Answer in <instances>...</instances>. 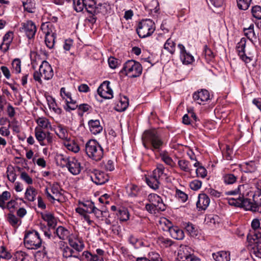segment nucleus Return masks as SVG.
I'll use <instances>...</instances> for the list:
<instances>
[{"mask_svg": "<svg viewBox=\"0 0 261 261\" xmlns=\"http://www.w3.org/2000/svg\"><path fill=\"white\" fill-rule=\"evenodd\" d=\"M142 140L143 146L154 152H160L163 145L161 137L155 129L145 130Z\"/></svg>", "mask_w": 261, "mask_h": 261, "instance_id": "nucleus-1", "label": "nucleus"}, {"mask_svg": "<svg viewBox=\"0 0 261 261\" xmlns=\"http://www.w3.org/2000/svg\"><path fill=\"white\" fill-rule=\"evenodd\" d=\"M229 205L236 207H243L246 210L251 211L253 212H259L260 206L256 203H253L248 198H244L243 196L239 195L237 198H231L228 199Z\"/></svg>", "mask_w": 261, "mask_h": 261, "instance_id": "nucleus-2", "label": "nucleus"}, {"mask_svg": "<svg viewBox=\"0 0 261 261\" xmlns=\"http://www.w3.org/2000/svg\"><path fill=\"white\" fill-rule=\"evenodd\" d=\"M85 149L88 156L95 161H100L103 156V150L95 140H89L85 145Z\"/></svg>", "mask_w": 261, "mask_h": 261, "instance_id": "nucleus-3", "label": "nucleus"}, {"mask_svg": "<svg viewBox=\"0 0 261 261\" xmlns=\"http://www.w3.org/2000/svg\"><path fill=\"white\" fill-rule=\"evenodd\" d=\"M165 167L163 164H159L154 169L151 176L146 177V182L152 189L157 190L160 184V179L166 177V174L164 173Z\"/></svg>", "mask_w": 261, "mask_h": 261, "instance_id": "nucleus-4", "label": "nucleus"}, {"mask_svg": "<svg viewBox=\"0 0 261 261\" xmlns=\"http://www.w3.org/2000/svg\"><path fill=\"white\" fill-rule=\"evenodd\" d=\"M121 72L130 78L137 77L142 74V67L139 62L130 60L124 64Z\"/></svg>", "mask_w": 261, "mask_h": 261, "instance_id": "nucleus-5", "label": "nucleus"}, {"mask_svg": "<svg viewBox=\"0 0 261 261\" xmlns=\"http://www.w3.org/2000/svg\"><path fill=\"white\" fill-rule=\"evenodd\" d=\"M23 241L25 247L29 249H37L42 244L39 234L35 230L25 231Z\"/></svg>", "mask_w": 261, "mask_h": 261, "instance_id": "nucleus-6", "label": "nucleus"}, {"mask_svg": "<svg viewBox=\"0 0 261 261\" xmlns=\"http://www.w3.org/2000/svg\"><path fill=\"white\" fill-rule=\"evenodd\" d=\"M53 75L54 72L50 65L48 62L43 61L39 67V71L34 72L33 77L36 81L42 84L41 77L45 80H49L53 77Z\"/></svg>", "mask_w": 261, "mask_h": 261, "instance_id": "nucleus-7", "label": "nucleus"}, {"mask_svg": "<svg viewBox=\"0 0 261 261\" xmlns=\"http://www.w3.org/2000/svg\"><path fill=\"white\" fill-rule=\"evenodd\" d=\"M155 30L154 22L150 19L142 20L138 24L137 32L140 38H144L151 36Z\"/></svg>", "mask_w": 261, "mask_h": 261, "instance_id": "nucleus-8", "label": "nucleus"}, {"mask_svg": "<svg viewBox=\"0 0 261 261\" xmlns=\"http://www.w3.org/2000/svg\"><path fill=\"white\" fill-rule=\"evenodd\" d=\"M76 11L80 12L85 8L87 12H94L95 9H105L106 4L99 3L96 5L94 0H78L77 2Z\"/></svg>", "mask_w": 261, "mask_h": 261, "instance_id": "nucleus-9", "label": "nucleus"}, {"mask_svg": "<svg viewBox=\"0 0 261 261\" xmlns=\"http://www.w3.org/2000/svg\"><path fill=\"white\" fill-rule=\"evenodd\" d=\"M21 32L25 33L27 37L31 39L33 38L37 31L35 24L31 20H28L21 23V27L20 28Z\"/></svg>", "mask_w": 261, "mask_h": 261, "instance_id": "nucleus-10", "label": "nucleus"}, {"mask_svg": "<svg viewBox=\"0 0 261 261\" xmlns=\"http://www.w3.org/2000/svg\"><path fill=\"white\" fill-rule=\"evenodd\" d=\"M110 84L109 81H104L97 89L98 95L105 99H111L113 97V92Z\"/></svg>", "mask_w": 261, "mask_h": 261, "instance_id": "nucleus-11", "label": "nucleus"}, {"mask_svg": "<svg viewBox=\"0 0 261 261\" xmlns=\"http://www.w3.org/2000/svg\"><path fill=\"white\" fill-rule=\"evenodd\" d=\"M92 180L96 185H102L109 180V176L103 171L95 170L91 175Z\"/></svg>", "mask_w": 261, "mask_h": 261, "instance_id": "nucleus-12", "label": "nucleus"}, {"mask_svg": "<svg viewBox=\"0 0 261 261\" xmlns=\"http://www.w3.org/2000/svg\"><path fill=\"white\" fill-rule=\"evenodd\" d=\"M194 100L199 105H203L204 103L210 99L209 92L205 89L195 92L193 95Z\"/></svg>", "mask_w": 261, "mask_h": 261, "instance_id": "nucleus-13", "label": "nucleus"}, {"mask_svg": "<svg viewBox=\"0 0 261 261\" xmlns=\"http://www.w3.org/2000/svg\"><path fill=\"white\" fill-rule=\"evenodd\" d=\"M246 43V39L245 38H242L240 41L238 43L237 46V51L238 55L240 58L244 61L245 63H247L251 61V59L250 57L247 56L245 54V46Z\"/></svg>", "mask_w": 261, "mask_h": 261, "instance_id": "nucleus-14", "label": "nucleus"}, {"mask_svg": "<svg viewBox=\"0 0 261 261\" xmlns=\"http://www.w3.org/2000/svg\"><path fill=\"white\" fill-rule=\"evenodd\" d=\"M66 167L68 171L73 175H77L81 171V165L79 161L75 158H70Z\"/></svg>", "mask_w": 261, "mask_h": 261, "instance_id": "nucleus-15", "label": "nucleus"}, {"mask_svg": "<svg viewBox=\"0 0 261 261\" xmlns=\"http://www.w3.org/2000/svg\"><path fill=\"white\" fill-rule=\"evenodd\" d=\"M148 200L152 204L156 205L158 210L164 211L166 210V205L163 203L162 198L156 194L151 193L148 196Z\"/></svg>", "mask_w": 261, "mask_h": 261, "instance_id": "nucleus-16", "label": "nucleus"}, {"mask_svg": "<svg viewBox=\"0 0 261 261\" xmlns=\"http://www.w3.org/2000/svg\"><path fill=\"white\" fill-rule=\"evenodd\" d=\"M210 203L209 197L205 193L199 194L198 199L196 202V206L199 211L205 210Z\"/></svg>", "mask_w": 261, "mask_h": 261, "instance_id": "nucleus-17", "label": "nucleus"}, {"mask_svg": "<svg viewBox=\"0 0 261 261\" xmlns=\"http://www.w3.org/2000/svg\"><path fill=\"white\" fill-rule=\"evenodd\" d=\"M178 47L180 49V59L182 63L186 65L192 63L194 61V57L187 53L185 46L182 44H179Z\"/></svg>", "mask_w": 261, "mask_h": 261, "instance_id": "nucleus-18", "label": "nucleus"}, {"mask_svg": "<svg viewBox=\"0 0 261 261\" xmlns=\"http://www.w3.org/2000/svg\"><path fill=\"white\" fill-rule=\"evenodd\" d=\"M88 126L90 132L94 135L99 134L102 130L103 127L100 124L99 120H90L88 121Z\"/></svg>", "mask_w": 261, "mask_h": 261, "instance_id": "nucleus-19", "label": "nucleus"}, {"mask_svg": "<svg viewBox=\"0 0 261 261\" xmlns=\"http://www.w3.org/2000/svg\"><path fill=\"white\" fill-rule=\"evenodd\" d=\"M257 162L254 161H251L245 162L240 165L241 170L245 173H253L257 169Z\"/></svg>", "mask_w": 261, "mask_h": 261, "instance_id": "nucleus-20", "label": "nucleus"}, {"mask_svg": "<svg viewBox=\"0 0 261 261\" xmlns=\"http://www.w3.org/2000/svg\"><path fill=\"white\" fill-rule=\"evenodd\" d=\"M169 233L170 236L176 240H182L185 235L183 230L180 229L178 226H174L173 227H169Z\"/></svg>", "mask_w": 261, "mask_h": 261, "instance_id": "nucleus-21", "label": "nucleus"}, {"mask_svg": "<svg viewBox=\"0 0 261 261\" xmlns=\"http://www.w3.org/2000/svg\"><path fill=\"white\" fill-rule=\"evenodd\" d=\"M50 190L53 193V196L55 197V200L59 202L60 201V198L62 197V194L61 191H62L60 184L58 182H54L50 185Z\"/></svg>", "mask_w": 261, "mask_h": 261, "instance_id": "nucleus-22", "label": "nucleus"}, {"mask_svg": "<svg viewBox=\"0 0 261 261\" xmlns=\"http://www.w3.org/2000/svg\"><path fill=\"white\" fill-rule=\"evenodd\" d=\"M178 258L181 261H200V259L194 254H188L181 250L178 253Z\"/></svg>", "mask_w": 261, "mask_h": 261, "instance_id": "nucleus-23", "label": "nucleus"}, {"mask_svg": "<svg viewBox=\"0 0 261 261\" xmlns=\"http://www.w3.org/2000/svg\"><path fill=\"white\" fill-rule=\"evenodd\" d=\"M46 132L43 131L41 128L36 127L35 129V135L36 139L39 142L40 145L45 146L46 144L44 142L46 137Z\"/></svg>", "mask_w": 261, "mask_h": 261, "instance_id": "nucleus-24", "label": "nucleus"}, {"mask_svg": "<svg viewBox=\"0 0 261 261\" xmlns=\"http://www.w3.org/2000/svg\"><path fill=\"white\" fill-rule=\"evenodd\" d=\"M88 205L91 208L89 213H94L96 218L100 219L107 217V214L108 213L107 211H101L96 208L94 205V202H89Z\"/></svg>", "mask_w": 261, "mask_h": 261, "instance_id": "nucleus-25", "label": "nucleus"}, {"mask_svg": "<svg viewBox=\"0 0 261 261\" xmlns=\"http://www.w3.org/2000/svg\"><path fill=\"white\" fill-rule=\"evenodd\" d=\"M213 257L216 261H229L230 259L229 253L224 251L213 253Z\"/></svg>", "mask_w": 261, "mask_h": 261, "instance_id": "nucleus-26", "label": "nucleus"}, {"mask_svg": "<svg viewBox=\"0 0 261 261\" xmlns=\"http://www.w3.org/2000/svg\"><path fill=\"white\" fill-rule=\"evenodd\" d=\"M238 179V176L231 173H224L222 179L226 185H232L235 183Z\"/></svg>", "mask_w": 261, "mask_h": 261, "instance_id": "nucleus-27", "label": "nucleus"}, {"mask_svg": "<svg viewBox=\"0 0 261 261\" xmlns=\"http://www.w3.org/2000/svg\"><path fill=\"white\" fill-rule=\"evenodd\" d=\"M42 218L47 222L49 227L55 228L57 225L56 220L54 215L50 213L42 215Z\"/></svg>", "mask_w": 261, "mask_h": 261, "instance_id": "nucleus-28", "label": "nucleus"}, {"mask_svg": "<svg viewBox=\"0 0 261 261\" xmlns=\"http://www.w3.org/2000/svg\"><path fill=\"white\" fill-rule=\"evenodd\" d=\"M37 194V192L36 189L32 186H29L26 190L25 197L28 201L33 202L35 200Z\"/></svg>", "mask_w": 261, "mask_h": 261, "instance_id": "nucleus-29", "label": "nucleus"}, {"mask_svg": "<svg viewBox=\"0 0 261 261\" xmlns=\"http://www.w3.org/2000/svg\"><path fill=\"white\" fill-rule=\"evenodd\" d=\"M193 165L197 168L196 170L197 176L204 178L207 175L206 169L201 165L199 162L196 161Z\"/></svg>", "mask_w": 261, "mask_h": 261, "instance_id": "nucleus-30", "label": "nucleus"}, {"mask_svg": "<svg viewBox=\"0 0 261 261\" xmlns=\"http://www.w3.org/2000/svg\"><path fill=\"white\" fill-rule=\"evenodd\" d=\"M56 133L60 139L65 141L68 140V134L67 129L63 125L59 124L57 127V130H56Z\"/></svg>", "mask_w": 261, "mask_h": 261, "instance_id": "nucleus-31", "label": "nucleus"}, {"mask_svg": "<svg viewBox=\"0 0 261 261\" xmlns=\"http://www.w3.org/2000/svg\"><path fill=\"white\" fill-rule=\"evenodd\" d=\"M24 9L29 13H34L35 9L34 0H23L22 1Z\"/></svg>", "mask_w": 261, "mask_h": 261, "instance_id": "nucleus-32", "label": "nucleus"}, {"mask_svg": "<svg viewBox=\"0 0 261 261\" xmlns=\"http://www.w3.org/2000/svg\"><path fill=\"white\" fill-rule=\"evenodd\" d=\"M79 105L77 104L76 101L71 97L68 99H66V105L64 106V108L67 112H70L71 110L77 109Z\"/></svg>", "mask_w": 261, "mask_h": 261, "instance_id": "nucleus-33", "label": "nucleus"}, {"mask_svg": "<svg viewBox=\"0 0 261 261\" xmlns=\"http://www.w3.org/2000/svg\"><path fill=\"white\" fill-rule=\"evenodd\" d=\"M64 144L65 146L70 151L76 153L80 150V147L74 141L67 140L65 141Z\"/></svg>", "mask_w": 261, "mask_h": 261, "instance_id": "nucleus-34", "label": "nucleus"}, {"mask_svg": "<svg viewBox=\"0 0 261 261\" xmlns=\"http://www.w3.org/2000/svg\"><path fill=\"white\" fill-rule=\"evenodd\" d=\"M178 165L182 171L189 173H191V165L188 161L184 159L179 160L178 161Z\"/></svg>", "mask_w": 261, "mask_h": 261, "instance_id": "nucleus-35", "label": "nucleus"}, {"mask_svg": "<svg viewBox=\"0 0 261 261\" xmlns=\"http://www.w3.org/2000/svg\"><path fill=\"white\" fill-rule=\"evenodd\" d=\"M64 242H60V245H62L63 247V248L62 249L63 256L65 259H66L70 256H72L76 252H75L72 248L67 245L64 246Z\"/></svg>", "mask_w": 261, "mask_h": 261, "instance_id": "nucleus-36", "label": "nucleus"}, {"mask_svg": "<svg viewBox=\"0 0 261 261\" xmlns=\"http://www.w3.org/2000/svg\"><path fill=\"white\" fill-rule=\"evenodd\" d=\"M56 233L57 236L61 240H64L67 239L69 235V231L63 226H59L56 230Z\"/></svg>", "mask_w": 261, "mask_h": 261, "instance_id": "nucleus-37", "label": "nucleus"}, {"mask_svg": "<svg viewBox=\"0 0 261 261\" xmlns=\"http://www.w3.org/2000/svg\"><path fill=\"white\" fill-rule=\"evenodd\" d=\"M175 43L171 38H169L165 43L164 48L170 54H173L175 51Z\"/></svg>", "mask_w": 261, "mask_h": 261, "instance_id": "nucleus-38", "label": "nucleus"}, {"mask_svg": "<svg viewBox=\"0 0 261 261\" xmlns=\"http://www.w3.org/2000/svg\"><path fill=\"white\" fill-rule=\"evenodd\" d=\"M11 197V194L8 191H4L2 194H0V207L3 210L6 208L5 201L9 199Z\"/></svg>", "mask_w": 261, "mask_h": 261, "instance_id": "nucleus-39", "label": "nucleus"}, {"mask_svg": "<svg viewBox=\"0 0 261 261\" xmlns=\"http://www.w3.org/2000/svg\"><path fill=\"white\" fill-rule=\"evenodd\" d=\"M7 174L8 180L14 182L16 179V174L13 166H8L7 168Z\"/></svg>", "mask_w": 261, "mask_h": 261, "instance_id": "nucleus-40", "label": "nucleus"}, {"mask_svg": "<svg viewBox=\"0 0 261 261\" xmlns=\"http://www.w3.org/2000/svg\"><path fill=\"white\" fill-rule=\"evenodd\" d=\"M160 156L161 160L167 165L173 167L174 166V162H173L172 158L169 156L168 153L167 152H163L160 153Z\"/></svg>", "mask_w": 261, "mask_h": 261, "instance_id": "nucleus-41", "label": "nucleus"}, {"mask_svg": "<svg viewBox=\"0 0 261 261\" xmlns=\"http://www.w3.org/2000/svg\"><path fill=\"white\" fill-rule=\"evenodd\" d=\"M55 35L54 33L45 35V43L46 46L49 49L53 48L55 44Z\"/></svg>", "mask_w": 261, "mask_h": 261, "instance_id": "nucleus-42", "label": "nucleus"}, {"mask_svg": "<svg viewBox=\"0 0 261 261\" xmlns=\"http://www.w3.org/2000/svg\"><path fill=\"white\" fill-rule=\"evenodd\" d=\"M103 9H95L94 13L92 12H87L89 14L88 16L87 17L86 20L91 24H94L96 22L97 20L96 15L98 13H100Z\"/></svg>", "mask_w": 261, "mask_h": 261, "instance_id": "nucleus-43", "label": "nucleus"}, {"mask_svg": "<svg viewBox=\"0 0 261 261\" xmlns=\"http://www.w3.org/2000/svg\"><path fill=\"white\" fill-rule=\"evenodd\" d=\"M239 9L247 10L250 5L252 0H236Z\"/></svg>", "mask_w": 261, "mask_h": 261, "instance_id": "nucleus-44", "label": "nucleus"}, {"mask_svg": "<svg viewBox=\"0 0 261 261\" xmlns=\"http://www.w3.org/2000/svg\"><path fill=\"white\" fill-rule=\"evenodd\" d=\"M52 27L53 24H51V23L49 22H46L42 23L41 25V29L43 31V32L45 34V35H47L49 34H51V33H53L52 32Z\"/></svg>", "mask_w": 261, "mask_h": 261, "instance_id": "nucleus-45", "label": "nucleus"}, {"mask_svg": "<svg viewBox=\"0 0 261 261\" xmlns=\"http://www.w3.org/2000/svg\"><path fill=\"white\" fill-rule=\"evenodd\" d=\"M218 217L217 216H214L213 215H208L205 218L204 222L205 224L209 226H213L216 224L218 222Z\"/></svg>", "mask_w": 261, "mask_h": 261, "instance_id": "nucleus-46", "label": "nucleus"}, {"mask_svg": "<svg viewBox=\"0 0 261 261\" xmlns=\"http://www.w3.org/2000/svg\"><path fill=\"white\" fill-rule=\"evenodd\" d=\"M158 242L162 247L165 248L171 246L173 243V242L170 239L164 237L159 238L158 239Z\"/></svg>", "mask_w": 261, "mask_h": 261, "instance_id": "nucleus-47", "label": "nucleus"}, {"mask_svg": "<svg viewBox=\"0 0 261 261\" xmlns=\"http://www.w3.org/2000/svg\"><path fill=\"white\" fill-rule=\"evenodd\" d=\"M36 122L39 126L38 127L41 128L42 129L47 128L50 126V123L49 122L48 119L45 118H39L36 120Z\"/></svg>", "mask_w": 261, "mask_h": 261, "instance_id": "nucleus-48", "label": "nucleus"}, {"mask_svg": "<svg viewBox=\"0 0 261 261\" xmlns=\"http://www.w3.org/2000/svg\"><path fill=\"white\" fill-rule=\"evenodd\" d=\"M13 71L15 73H19L21 72V61L19 59H14L12 63Z\"/></svg>", "mask_w": 261, "mask_h": 261, "instance_id": "nucleus-49", "label": "nucleus"}, {"mask_svg": "<svg viewBox=\"0 0 261 261\" xmlns=\"http://www.w3.org/2000/svg\"><path fill=\"white\" fill-rule=\"evenodd\" d=\"M251 13L254 18L257 19H261V7L258 5L252 7Z\"/></svg>", "mask_w": 261, "mask_h": 261, "instance_id": "nucleus-50", "label": "nucleus"}, {"mask_svg": "<svg viewBox=\"0 0 261 261\" xmlns=\"http://www.w3.org/2000/svg\"><path fill=\"white\" fill-rule=\"evenodd\" d=\"M69 243L70 245L76 250L75 251L79 253V252L81 251L84 247V244L80 242H79L80 244H79L76 242H74L73 240L69 239Z\"/></svg>", "mask_w": 261, "mask_h": 261, "instance_id": "nucleus-51", "label": "nucleus"}, {"mask_svg": "<svg viewBox=\"0 0 261 261\" xmlns=\"http://www.w3.org/2000/svg\"><path fill=\"white\" fill-rule=\"evenodd\" d=\"M252 253L255 256L261 258V240H258L255 243V245L253 248Z\"/></svg>", "mask_w": 261, "mask_h": 261, "instance_id": "nucleus-52", "label": "nucleus"}, {"mask_svg": "<svg viewBox=\"0 0 261 261\" xmlns=\"http://www.w3.org/2000/svg\"><path fill=\"white\" fill-rule=\"evenodd\" d=\"M129 213L127 210L125 208L119 211L118 217L121 221H126L129 219Z\"/></svg>", "mask_w": 261, "mask_h": 261, "instance_id": "nucleus-53", "label": "nucleus"}, {"mask_svg": "<svg viewBox=\"0 0 261 261\" xmlns=\"http://www.w3.org/2000/svg\"><path fill=\"white\" fill-rule=\"evenodd\" d=\"M254 26L251 25L248 28H245L244 29V32L245 35L250 40L255 37V33L254 32Z\"/></svg>", "mask_w": 261, "mask_h": 261, "instance_id": "nucleus-54", "label": "nucleus"}, {"mask_svg": "<svg viewBox=\"0 0 261 261\" xmlns=\"http://www.w3.org/2000/svg\"><path fill=\"white\" fill-rule=\"evenodd\" d=\"M79 115L82 116L84 113L88 112L91 107L87 103L80 104L77 107Z\"/></svg>", "mask_w": 261, "mask_h": 261, "instance_id": "nucleus-55", "label": "nucleus"}, {"mask_svg": "<svg viewBox=\"0 0 261 261\" xmlns=\"http://www.w3.org/2000/svg\"><path fill=\"white\" fill-rule=\"evenodd\" d=\"M185 229L191 236L197 235V229L193 224L191 223H187L185 226Z\"/></svg>", "mask_w": 261, "mask_h": 261, "instance_id": "nucleus-56", "label": "nucleus"}, {"mask_svg": "<svg viewBox=\"0 0 261 261\" xmlns=\"http://www.w3.org/2000/svg\"><path fill=\"white\" fill-rule=\"evenodd\" d=\"M118 107H120V108L118 111H123L126 110V109L128 106V99L126 97H123V100L121 99L119 101V103L118 104Z\"/></svg>", "mask_w": 261, "mask_h": 261, "instance_id": "nucleus-57", "label": "nucleus"}, {"mask_svg": "<svg viewBox=\"0 0 261 261\" xmlns=\"http://www.w3.org/2000/svg\"><path fill=\"white\" fill-rule=\"evenodd\" d=\"M8 221L9 223L14 227H17L18 222V218L12 214H9L8 215Z\"/></svg>", "mask_w": 261, "mask_h": 261, "instance_id": "nucleus-58", "label": "nucleus"}, {"mask_svg": "<svg viewBox=\"0 0 261 261\" xmlns=\"http://www.w3.org/2000/svg\"><path fill=\"white\" fill-rule=\"evenodd\" d=\"M20 178L28 185H32L33 184V181L32 177H31L25 171L21 173Z\"/></svg>", "mask_w": 261, "mask_h": 261, "instance_id": "nucleus-59", "label": "nucleus"}, {"mask_svg": "<svg viewBox=\"0 0 261 261\" xmlns=\"http://www.w3.org/2000/svg\"><path fill=\"white\" fill-rule=\"evenodd\" d=\"M11 124V127H12L13 131L16 133H19L20 132V127L18 124L17 120L14 119L13 120L10 121L8 125Z\"/></svg>", "mask_w": 261, "mask_h": 261, "instance_id": "nucleus-60", "label": "nucleus"}, {"mask_svg": "<svg viewBox=\"0 0 261 261\" xmlns=\"http://www.w3.org/2000/svg\"><path fill=\"white\" fill-rule=\"evenodd\" d=\"M48 106L49 108L52 109L54 111L58 114H61L62 110L60 108H57V105L55 99L51 98L50 101L48 100Z\"/></svg>", "mask_w": 261, "mask_h": 261, "instance_id": "nucleus-61", "label": "nucleus"}, {"mask_svg": "<svg viewBox=\"0 0 261 261\" xmlns=\"http://www.w3.org/2000/svg\"><path fill=\"white\" fill-rule=\"evenodd\" d=\"M202 185V182L199 180H194L190 184V187L191 189L194 191L199 190Z\"/></svg>", "mask_w": 261, "mask_h": 261, "instance_id": "nucleus-62", "label": "nucleus"}, {"mask_svg": "<svg viewBox=\"0 0 261 261\" xmlns=\"http://www.w3.org/2000/svg\"><path fill=\"white\" fill-rule=\"evenodd\" d=\"M176 196L183 202L186 201L188 197L185 193L178 189L176 191Z\"/></svg>", "mask_w": 261, "mask_h": 261, "instance_id": "nucleus-63", "label": "nucleus"}, {"mask_svg": "<svg viewBox=\"0 0 261 261\" xmlns=\"http://www.w3.org/2000/svg\"><path fill=\"white\" fill-rule=\"evenodd\" d=\"M139 189L136 185H132L130 187V191L128 192V195L132 197H136L139 193Z\"/></svg>", "mask_w": 261, "mask_h": 261, "instance_id": "nucleus-64", "label": "nucleus"}]
</instances>
